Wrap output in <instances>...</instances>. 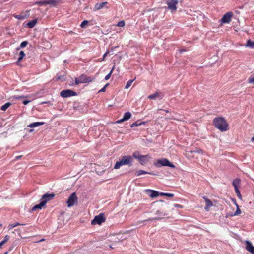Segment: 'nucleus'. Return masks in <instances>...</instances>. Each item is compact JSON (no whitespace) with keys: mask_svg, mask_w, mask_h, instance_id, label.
Listing matches in <instances>:
<instances>
[{"mask_svg":"<svg viewBox=\"0 0 254 254\" xmlns=\"http://www.w3.org/2000/svg\"><path fill=\"white\" fill-rule=\"evenodd\" d=\"M213 123L214 126L221 131H226L229 129L228 125L224 118H215Z\"/></svg>","mask_w":254,"mask_h":254,"instance_id":"obj_1","label":"nucleus"},{"mask_svg":"<svg viewBox=\"0 0 254 254\" xmlns=\"http://www.w3.org/2000/svg\"><path fill=\"white\" fill-rule=\"evenodd\" d=\"M132 161L133 158L132 156L129 155L124 156L120 161L116 162L114 168L118 169L123 165L131 166H132Z\"/></svg>","mask_w":254,"mask_h":254,"instance_id":"obj_2","label":"nucleus"},{"mask_svg":"<svg viewBox=\"0 0 254 254\" xmlns=\"http://www.w3.org/2000/svg\"><path fill=\"white\" fill-rule=\"evenodd\" d=\"M155 165L158 167L161 166H168L172 168H175V166L171 163L169 160L166 158H162L157 160Z\"/></svg>","mask_w":254,"mask_h":254,"instance_id":"obj_3","label":"nucleus"},{"mask_svg":"<svg viewBox=\"0 0 254 254\" xmlns=\"http://www.w3.org/2000/svg\"><path fill=\"white\" fill-rule=\"evenodd\" d=\"M93 78L89 76H87L85 75L82 74L78 78H75V83L76 85H78L81 83H88L93 80Z\"/></svg>","mask_w":254,"mask_h":254,"instance_id":"obj_4","label":"nucleus"},{"mask_svg":"<svg viewBox=\"0 0 254 254\" xmlns=\"http://www.w3.org/2000/svg\"><path fill=\"white\" fill-rule=\"evenodd\" d=\"M78 198L76 196V193H72L69 197L67 201V206L68 207H71L74 205L77 204Z\"/></svg>","mask_w":254,"mask_h":254,"instance_id":"obj_5","label":"nucleus"},{"mask_svg":"<svg viewBox=\"0 0 254 254\" xmlns=\"http://www.w3.org/2000/svg\"><path fill=\"white\" fill-rule=\"evenodd\" d=\"M105 221V218L104 217V214L100 213L97 216H96L93 220L91 221V224L92 225H95L96 224L100 225L103 222Z\"/></svg>","mask_w":254,"mask_h":254,"instance_id":"obj_6","label":"nucleus"},{"mask_svg":"<svg viewBox=\"0 0 254 254\" xmlns=\"http://www.w3.org/2000/svg\"><path fill=\"white\" fill-rule=\"evenodd\" d=\"M76 95V92L69 89L64 90L60 92L61 96L64 98L74 96Z\"/></svg>","mask_w":254,"mask_h":254,"instance_id":"obj_7","label":"nucleus"},{"mask_svg":"<svg viewBox=\"0 0 254 254\" xmlns=\"http://www.w3.org/2000/svg\"><path fill=\"white\" fill-rule=\"evenodd\" d=\"M166 3L169 9L172 11H175L177 10V4L178 3L177 0H168Z\"/></svg>","mask_w":254,"mask_h":254,"instance_id":"obj_8","label":"nucleus"},{"mask_svg":"<svg viewBox=\"0 0 254 254\" xmlns=\"http://www.w3.org/2000/svg\"><path fill=\"white\" fill-rule=\"evenodd\" d=\"M233 14L232 12H228L225 14L221 18V21L222 23H229L231 20Z\"/></svg>","mask_w":254,"mask_h":254,"instance_id":"obj_9","label":"nucleus"},{"mask_svg":"<svg viewBox=\"0 0 254 254\" xmlns=\"http://www.w3.org/2000/svg\"><path fill=\"white\" fill-rule=\"evenodd\" d=\"M55 194L54 193H45L42 196V198L41 199V201H45V204L48 201L52 199L55 196Z\"/></svg>","mask_w":254,"mask_h":254,"instance_id":"obj_10","label":"nucleus"},{"mask_svg":"<svg viewBox=\"0 0 254 254\" xmlns=\"http://www.w3.org/2000/svg\"><path fill=\"white\" fill-rule=\"evenodd\" d=\"M164 96V94L161 92H156L155 93L150 95L148 96V98L150 99H156L158 98L162 99Z\"/></svg>","mask_w":254,"mask_h":254,"instance_id":"obj_11","label":"nucleus"},{"mask_svg":"<svg viewBox=\"0 0 254 254\" xmlns=\"http://www.w3.org/2000/svg\"><path fill=\"white\" fill-rule=\"evenodd\" d=\"M156 214L157 215V216L152 218H149L146 221H154V220H159L163 218V217L165 215H166V213L163 212H161L160 211H157L156 213Z\"/></svg>","mask_w":254,"mask_h":254,"instance_id":"obj_12","label":"nucleus"},{"mask_svg":"<svg viewBox=\"0 0 254 254\" xmlns=\"http://www.w3.org/2000/svg\"><path fill=\"white\" fill-rule=\"evenodd\" d=\"M145 191L151 198H155L160 195V192L154 190L147 189L145 190Z\"/></svg>","mask_w":254,"mask_h":254,"instance_id":"obj_13","label":"nucleus"},{"mask_svg":"<svg viewBox=\"0 0 254 254\" xmlns=\"http://www.w3.org/2000/svg\"><path fill=\"white\" fill-rule=\"evenodd\" d=\"M246 249L252 254H254V247L252 243L249 241H246Z\"/></svg>","mask_w":254,"mask_h":254,"instance_id":"obj_14","label":"nucleus"},{"mask_svg":"<svg viewBox=\"0 0 254 254\" xmlns=\"http://www.w3.org/2000/svg\"><path fill=\"white\" fill-rule=\"evenodd\" d=\"M203 198L204 199L206 204L204 208L205 210L208 211L209 210V208L211 207L213 205V204L211 200H209L208 198H206V197H203Z\"/></svg>","mask_w":254,"mask_h":254,"instance_id":"obj_15","label":"nucleus"},{"mask_svg":"<svg viewBox=\"0 0 254 254\" xmlns=\"http://www.w3.org/2000/svg\"><path fill=\"white\" fill-rule=\"evenodd\" d=\"M107 4V2H103L102 3H97L95 4L94 9L95 10H100L104 7Z\"/></svg>","mask_w":254,"mask_h":254,"instance_id":"obj_16","label":"nucleus"},{"mask_svg":"<svg viewBox=\"0 0 254 254\" xmlns=\"http://www.w3.org/2000/svg\"><path fill=\"white\" fill-rule=\"evenodd\" d=\"M143 156H145L146 157L143 158H141L140 159V160L139 161V162L142 165L146 164L149 161V159H150V157L149 155H143Z\"/></svg>","mask_w":254,"mask_h":254,"instance_id":"obj_17","label":"nucleus"},{"mask_svg":"<svg viewBox=\"0 0 254 254\" xmlns=\"http://www.w3.org/2000/svg\"><path fill=\"white\" fill-rule=\"evenodd\" d=\"M143 174H150V175H155V174H154V173H153L151 172H146V171L142 170H139L136 171L135 173V175L137 176H139L143 175Z\"/></svg>","mask_w":254,"mask_h":254,"instance_id":"obj_18","label":"nucleus"},{"mask_svg":"<svg viewBox=\"0 0 254 254\" xmlns=\"http://www.w3.org/2000/svg\"><path fill=\"white\" fill-rule=\"evenodd\" d=\"M44 124V122H34V123H31L30 125H29L28 126V127L33 128V127H37L39 126L43 125Z\"/></svg>","mask_w":254,"mask_h":254,"instance_id":"obj_19","label":"nucleus"},{"mask_svg":"<svg viewBox=\"0 0 254 254\" xmlns=\"http://www.w3.org/2000/svg\"><path fill=\"white\" fill-rule=\"evenodd\" d=\"M240 184L241 180L239 178L235 179L232 182V185L234 186V188H239L240 186Z\"/></svg>","mask_w":254,"mask_h":254,"instance_id":"obj_20","label":"nucleus"},{"mask_svg":"<svg viewBox=\"0 0 254 254\" xmlns=\"http://www.w3.org/2000/svg\"><path fill=\"white\" fill-rule=\"evenodd\" d=\"M37 22V19L32 20L29 21V22H28L27 24V25L30 28H33L36 24Z\"/></svg>","mask_w":254,"mask_h":254,"instance_id":"obj_21","label":"nucleus"},{"mask_svg":"<svg viewBox=\"0 0 254 254\" xmlns=\"http://www.w3.org/2000/svg\"><path fill=\"white\" fill-rule=\"evenodd\" d=\"M132 156L134 158L138 159V161H139L141 158L146 157L143 156V155H140L138 152H134Z\"/></svg>","mask_w":254,"mask_h":254,"instance_id":"obj_22","label":"nucleus"},{"mask_svg":"<svg viewBox=\"0 0 254 254\" xmlns=\"http://www.w3.org/2000/svg\"><path fill=\"white\" fill-rule=\"evenodd\" d=\"M45 205V201L44 202V201H41L40 203L39 204L36 205L35 206H34L33 207L32 210H35L37 209H41V208L42 207H43Z\"/></svg>","mask_w":254,"mask_h":254,"instance_id":"obj_23","label":"nucleus"},{"mask_svg":"<svg viewBox=\"0 0 254 254\" xmlns=\"http://www.w3.org/2000/svg\"><path fill=\"white\" fill-rule=\"evenodd\" d=\"M22 225H23L22 224H20V223H19L18 222H16L14 223L9 224L8 226V229L9 230H10L12 228H13L17 226Z\"/></svg>","mask_w":254,"mask_h":254,"instance_id":"obj_24","label":"nucleus"},{"mask_svg":"<svg viewBox=\"0 0 254 254\" xmlns=\"http://www.w3.org/2000/svg\"><path fill=\"white\" fill-rule=\"evenodd\" d=\"M131 117V114L129 112H126L123 118V120L126 121L129 120Z\"/></svg>","mask_w":254,"mask_h":254,"instance_id":"obj_25","label":"nucleus"},{"mask_svg":"<svg viewBox=\"0 0 254 254\" xmlns=\"http://www.w3.org/2000/svg\"><path fill=\"white\" fill-rule=\"evenodd\" d=\"M11 105V104L9 102H7L5 104H4L3 105H2L0 109L2 111H6V109Z\"/></svg>","mask_w":254,"mask_h":254,"instance_id":"obj_26","label":"nucleus"},{"mask_svg":"<svg viewBox=\"0 0 254 254\" xmlns=\"http://www.w3.org/2000/svg\"><path fill=\"white\" fill-rule=\"evenodd\" d=\"M246 47H250L251 48H254V42L252 41L251 40H248L246 45Z\"/></svg>","mask_w":254,"mask_h":254,"instance_id":"obj_27","label":"nucleus"},{"mask_svg":"<svg viewBox=\"0 0 254 254\" xmlns=\"http://www.w3.org/2000/svg\"><path fill=\"white\" fill-rule=\"evenodd\" d=\"M9 237L8 235H6L4 239L0 242V248L9 240Z\"/></svg>","mask_w":254,"mask_h":254,"instance_id":"obj_28","label":"nucleus"},{"mask_svg":"<svg viewBox=\"0 0 254 254\" xmlns=\"http://www.w3.org/2000/svg\"><path fill=\"white\" fill-rule=\"evenodd\" d=\"M57 1L58 0H45V3H46V4L54 5Z\"/></svg>","mask_w":254,"mask_h":254,"instance_id":"obj_29","label":"nucleus"},{"mask_svg":"<svg viewBox=\"0 0 254 254\" xmlns=\"http://www.w3.org/2000/svg\"><path fill=\"white\" fill-rule=\"evenodd\" d=\"M135 79V78L133 79H131V80H128L127 82V83H126V85L125 86V89H128L131 86V84L134 81Z\"/></svg>","mask_w":254,"mask_h":254,"instance_id":"obj_30","label":"nucleus"},{"mask_svg":"<svg viewBox=\"0 0 254 254\" xmlns=\"http://www.w3.org/2000/svg\"><path fill=\"white\" fill-rule=\"evenodd\" d=\"M25 56V54L23 51H21L19 53V58L18 59V62L20 61L23 57Z\"/></svg>","mask_w":254,"mask_h":254,"instance_id":"obj_31","label":"nucleus"},{"mask_svg":"<svg viewBox=\"0 0 254 254\" xmlns=\"http://www.w3.org/2000/svg\"><path fill=\"white\" fill-rule=\"evenodd\" d=\"M14 17L17 19L23 20L26 18V16L24 15L19 14L14 15Z\"/></svg>","mask_w":254,"mask_h":254,"instance_id":"obj_32","label":"nucleus"},{"mask_svg":"<svg viewBox=\"0 0 254 254\" xmlns=\"http://www.w3.org/2000/svg\"><path fill=\"white\" fill-rule=\"evenodd\" d=\"M160 195H161V196H166L172 197H173L174 195L173 193L160 192Z\"/></svg>","mask_w":254,"mask_h":254,"instance_id":"obj_33","label":"nucleus"},{"mask_svg":"<svg viewBox=\"0 0 254 254\" xmlns=\"http://www.w3.org/2000/svg\"><path fill=\"white\" fill-rule=\"evenodd\" d=\"M114 66L112 68V70L110 71V72L105 76V79L106 80H108L111 77L112 74V72L114 69Z\"/></svg>","mask_w":254,"mask_h":254,"instance_id":"obj_34","label":"nucleus"},{"mask_svg":"<svg viewBox=\"0 0 254 254\" xmlns=\"http://www.w3.org/2000/svg\"><path fill=\"white\" fill-rule=\"evenodd\" d=\"M142 124H144V122H141L139 124L137 123V122H134L130 125V127L132 128L135 126H138L141 125Z\"/></svg>","mask_w":254,"mask_h":254,"instance_id":"obj_35","label":"nucleus"},{"mask_svg":"<svg viewBox=\"0 0 254 254\" xmlns=\"http://www.w3.org/2000/svg\"><path fill=\"white\" fill-rule=\"evenodd\" d=\"M125 21L124 20H121L118 23V24H117V26L118 27H123L125 26Z\"/></svg>","mask_w":254,"mask_h":254,"instance_id":"obj_36","label":"nucleus"},{"mask_svg":"<svg viewBox=\"0 0 254 254\" xmlns=\"http://www.w3.org/2000/svg\"><path fill=\"white\" fill-rule=\"evenodd\" d=\"M88 21L87 20H84L81 24L80 26L81 28H84L88 24Z\"/></svg>","mask_w":254,"mask_h":254,"instance_id":"obj_37","label":"nucleus"},{"mask_svg":"<svg viewBox=\"0 0 254 254\" xmlns=\"http://www.w3.org/2000/svg\"><path fill=\"white\" fill-rule=\"evenodd\" d=\"M26 97H25L24 96H13L11 98L13 99H19L21 98H26Z\"/></svg>","mask_w":254,"mask_h":254,"instance_id":"obj_38","label":"nucleus"},{"mask_svg":"<svg viewBox=\"0 0 254 254\" xmlns=\"http://www.w3.org/2000/svg\"><path fill=\"white\" fill-rule=\"evenodd\" d=\"M236 205L237 206V208L236 212H235L234 215H238L240 214L241 210L239 209L238 205L237 204Z\"/></svg>","mask_w":254,"mask_h":254,"instance_id":"obj_39","label":"nucleus"},{"mask_svg":"<svg viewBox=\"0 0 254 254\" xmlns=\"http://www.w3.org/2000/svg\"><path fill=\"white\" fill-rule=\"evenodd\" d=\"M27 44H28L27 41H23L21 43L20 47L21 48H24V47H26L27 45Z\"/></svg>","mask_w":254,"mask_h":254,"instance_id":"obj_40","label":"nucleus"},{"mask_svg":"<svg viewBox=\"0 0 254 254\" xmlns=\"http://www.w3.org/2000/svg\"><path fill=\"white\" fill-rule=\"evenodd\" d=\"M109 84L107 83L99 92H104L106 91V87L108 86Z\"/></svg>","mask_w":254,"mask_h":254,"instance_id":"obj_41","label":"nucleus"},{"mask_svg":"<svg viewBox=\"0 0 254 254\" xmlns=\"http://www.w3.org/2000/svg\"><path fill=\"white\" fill-rule=\"evenodd\" d=\"M235 191L237 195H240V197H242L239 188H235Z\"/></svg>","mask_w":254,"mask_h":254,"instance_id":"obj_42","label":"nucleus"},{"mask_svg":"<svg viewBox=\"0 0 254 254\" xmlns=\"http://www.w3.org/2000/svg\"><path fill=\"white\" fill-rule=\"evenodd\" d=\"M45 0H44V1H40L37 2V3L40 5H46V3H45Z\"/></svg>","mask_w":254,"mask_h":254,"instance_id":"obj_43","label":"nucleus"},{"mask_svg":"<svg viewBox=\"0 0 254 254\" xmlns=\"http://www.w3.org/2000/svg\"><path fill=\"white\" fill-rule=\"evenodd\" d=\"M109 53V51H107L103 55V58L102 59V61H104L105 57L107 56V55Z\"/></svg>","mask_w":254,"mask_h":254,"instance_id":"obj_44","label":"nucleus"},{"mask_svg":"<svg viewBox=\"0 0 254 254\" xmlns=\"http://www.w3.org/2000/svg\"><path fill=\"white\" fill-rule=\"evenodd\" d=\"M248 82L254 84V78H249Z\"/></svg>","mask_w":254,"mask_h":254,"instance_id":"obj_45","label":"nucleus"},{"mask_svg":"<svg viewBox=\"0 0 254 254\" xmlns=\"http://www.w3.org/2000/svg\"><path fill=\"white\" fill-rule=\"evenodd\" d=\"M125 121L123 120V118H122L120 120H118L117 121H116V123H118V124H120L123 122H124Z\"/></svg>","mask_w":254,"mask_h":254,"instance_id":"obj_46","label":"nucleus"},{"mask_svg":"<svg viewBox=\"0 0 254 254\" xmlns=\"http://www.w3.org/2000/svg\"><path fill=\"white\" fill-rule=\"evenodd\" d=\"M195 152H196L197 153H202L203 151L201 149H197L196 151H194Z\"/></svg>","mask_w":254,"mask_h":254,"instance_id":"obj_47","label":"nucleus"},{"mask_svg":"<svg viewBox=\"0 0 254 254\" xmlns=\"http://www.w3.org/2000/svg\"><path fill=\"white\" fill-rule=\"evenodd\" d=\"M30 102V101H29V100H24V101H23V104H24V105H27Z\"/></svg>","mask_w":254,"mask_h":254,"instance_id":"obj_48","label":"nucleus"},{"mask_svg":"<svg viewBox=\"0 0 254 254\" xmlns=\"http://www.w3.org/2000/svg\"><path fill=\"white\" fill-rule=\"evenodd\" d=\"M21 157H22L21 155L17 156L15 157V160H18L20 159L21 158Z\"/></svg>","mask_w":254,"mask_h":254,"instance_id":"obj_49","label":"nucleus"},{"mask_svg":"<svg viewBox=\"0 0 254 254\" xmlns=\"http://www.w3.org/2000/svg\"><path fill=\"white\" fill-rule=\"evenodd\" d=\"M176 207L182 208V206L179 204H176L175 205Z\"/></svg>","mask_w":254,"mask_h":254,"instance_id":"obj_50","label":"nucleus"},{"mask_svg":"<svg viewBox=\"0 0 254 254\" xmlns=\"http://www.w3.org/2000/svg\"><path fill=\"white\" fill-rule=\"evenodd\" d=\"M251 141L253 142L254 141V136L252 138Z\"/></svg>","mask_w":254,"mask_h":254,"instance_id":"obj_51","label":"nucleus"},{"mask_svg":"<svg viewBox=\"0 0 254 254\" xmlns=\"http://www.w3.org/2000/svg\"><path fill=\"white\" fill-rule=\"evenodd\" d=\"M164 111L167 113L169 112V111L168 110H164Z\"/></svg>","mask_w":254,"mask_h":254,"instance_id":"obj_52","label":"nucleus"},{"mask_svg":"<svg viewBox=\"0 0 254 254\" xmlns=\"http://www.w3.org/2000/svg\"><path fill=\"white\" fill-rule=\"evenodd\" d=\"M44 240V239H41V240H40L39 242L43 241Z\"/></svg>","mask_w":254,"mask_h":254,"instance_id":"obj_53","label":"nucleus"},{"mask_svg":"<svg viewBox=\"0 0 254 254\" xmlns=\"http://www.w3.org/2000/svg\"><path fill=\"white\" fill-rule=\"evenodd\" d=\"M3 254H8V252H5Z\"/></svg>","mask_w":254,"mask_h":254,"instance_id":"obj_54","label":"nucleus"},{"mask_svg":"<svg viewBox=\"0 0 254 254\" xmlns=\"http://www.w3.org/2000/svg\"><path fill=\"white\" fill-rule=\"evenodd\" d=\"M238 195V196L239 198H241V197H240V195Z\"/></svg>","mask_w":254,"mask_h":254,"instance_id":"obj_55","label":"nucleus"},{"mask_svg":"<svg viewBox=\"0 0 254 254\" xmlns=\"http://www.w3.org/2000/svg\"><path fill=\"white\" fill-rule=\"evenodd\" d=\"M32 131H33V130H32V129H31V130H30V132H32Z\"/></svg>","mask_w":254,"mask_h":254,"instance_id":"obj_56","label":"nucleus"},{"mask_svg":"<svg viewBox=\"0 0 254 254\" xmlns=\"http://www.w3.org/2000/svg\"><path fill=\"white\" fill-rule=\"evenodd\" d=\"M2 225L1 224H0V226H1Z\"/></svg>","mask_w":254,"mask_h":254,"instance_id":"obj_57","label":"nucleus"}]
</instances>
